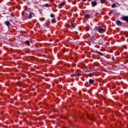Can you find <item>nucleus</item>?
Returning a JSON list of instances; mask_svg holds the SVG:
<instances>
[{"label": "nucleus", "mask_w": 128, "mask_h": 128, "mask_svg": "<svg viewBox=\"0 0 128 128\" xmlns=\"http://www.w3.org/2000/svg\"><path fill=\"white\" fill-rule=\"evenodd\" d=\"M100 4H104V0H100Z\"/></svg>", "instance_id": "obj_16"}, {"label": "nucleus", "mask_w": 128, "mask_h": 128, "mask_svg": "<svg viewBox=\"0 0 128 128\" xmlns=\"http://www.w3.org/2000/svg\"><path fill=\"white\" fill-rule=\"evenodd\" d=\"M97 14H98V12H96L95 14V16H97Z\"/></svg>", "instance_id": "obj_23"}, {"label": "nucleus", "mask_w": 128, "mask_h": 128, "mask_svg": "<svg viewBox=\"0 0 128 128\" xmlns=\"http://www.w3.org/2000/svg\"><path fill=\"white\" fill-rule=\"evenodd\" d=\"M63 128H66L64 126V127H63Z\"/></svg>", "instance_id": "obj_29"}, {"label": "nucleus", "mask_w": 128, "mask_h": 128, "mask_svg": "<svg viewBox=\"0 0 128 128\" xmlns=\"http://www.w3.org/2000/svg\"><path fill=\"white\" fill-rule=\"evenodd\" d=\"M94 83V81L92 79H90L89 80V84H92Z\"/></svg>", "instance_id": "obj_7"}, {"label": "nucleus", "mask_w": 128, "mask_h": 128, "mask_svg": "<svg viewBox=\"0 0 128 128\" xmlns=\"http://www.w3.org/2000/svg\"><path fill=\"white\" fill-rule=\"evenodd\" d=\"M98 44H100V45L102 44V43L100 42V40H98Z\"/></svg>", "instance_id": "obj_22"}, {"label": "nucleus", "mask_w": 128, "mask_h": 128, "mask_svg": "<svg viewBox=\"0 0 128 128\" xmlns=\"http://www.w3.org/2000/svg\"><path fill=\"white\" fill-rule=\"evenodd\" d=\"M28 18L30 19L32 18V13H30L28 16Z\"/></svg>", "instance_id": "obj_8"}, {"label": "nucleus", "mask_w": 128, "mask_h": 128, "mask_svg": "<svg viewBox=\"0 0 128 128\" xmlns=\"http://www.w3.org/2000/svg\"><path fill=\"white\" fill-rule=\"evenodd\" d=\"M90 76H92V75Z\"/></svg>", "instance_id": "obj_26"}, {"label": "nucleus", "mask_w": 128, "mask_h": 128, "mask_svg": "<svg viewBox=\"0 0 128 128\" xmlns=\"http://www.w3.org/2000/svg\"><path fill=\"white\" fill-rule=\"evenodd\" d=\"M116 4L114 3L112 6H111V7L112 8H116Z\"/></svg>", "instance_id": "obj_14"}, {"label": "nucleus", "mask_w": 128, "mask_h": 128, "mask_svg": "<svg viewBox=\"0 0 128 128\" xmlns=\"http://www.w3.org/2000/svg\"><path fill=\"white\" fill-rule=\"evenodd\" d=\"M70 24H71L72 27V28H76V26H74V23H72V22H71Z\"/></svg>", "instance_id": "obj_13"}, {"label": "nucleus", "mask_w": 128, "mask_h": 128, "mask_svg": "<svg viewBox=\"0 0 128 128\" xmlns=\"http://www.w3.org/2000/svg\"><path fill=\"white\" fill-rule=\"evenodd\" d=\"M91 4L92 6H98V2H96V1H92L91 2Z\"/></svg>", "instance_id": "obj_3"}, {"label": "nucleus", "mask_w": 128, "mask_h": 128, "mask_svg": "<svg viewBox=\"0 0 128 128\" xmlns=\"http://www.w3.org/2000/svg\"><path fill=\"white\" fill-rule=\"evenodd\" d=\"M42 6H46V8H48V4H46L42 5Z\"/></svg>", "instance_id": "obj_15"}, {"label": "nucleus", "mask_w": 128, "mask_h": 128, "mask_svg": "<svg viewBox=\"0 0 128 128\" xmlns=\"http://www.w3.org/2000/svg\"><path fill=\"white\" fill-rule=\"evenodd\" d=\"M127 62H128V58L126 59Z\"/></svg>", "instance_id": "obj_25"}, {"label": "nucleus", "mask_w": 128, "mask_h": 128, "mask_svg": "<svg viewBox=\"0 0 128 128\" xmlns=\"http://www.w3.org/2000/svg\"><path fill=\"white\" fill-rule=\"evenodd\" d=\"M94 40H96V38H94Z\"/></svg>", "instance_id": "obj_30"}, {"label": "nucleus", "mask_w": 128, "mask_h": 128, "mask_svg": "<svg viewBox=\"0 0 128 128\" xmlns=\"http://www.w3.org/2000/svg\"><path fill=\"white\" fill-rule=\"evenodd\" d=\"M86 84H88V82H86Z\"/></svg>", "instance_id": "obj_28"}, {"label": "nucleus", "mask_w": 128, "mask_h": 128, "mask_svg": "<svg viewBox=\"0 0 128 128\" xmlns=\"http://www.w3.org/2000/svg\"><path fill=\"white\" fill-rule=\"evenodd\" d=\"M96 53L98 54H100V56H104V54L100 51L96 52Z\"/></svg>", "instance_id": "obj_11"}, {"label": "nucleus", "mask_w": 128, "mask_h": 128, "mask_svg": "<svg viewBox=\"0 0 128 128\" xmlns=\"http://www.w3.org/2000/svg\"><path fill=\"white\" fill-rule=\"evenodd\" d=\"M122 20H124V22H128V16H124L122 18Z\"/></svg>", "instance_id": "obj_2"}, {"label": "nucleus", "mask_w": 128, "mask_h": 128, "mask_svg": "<svg viewBox=\"0 0 128 128\" xmlns=\"http://www.w3.org/2000/svg\"><path fill=\"white\" fill-rule=\"evenodd\" d=\"M65 4H66V3H64V2L60 3V6H64Z\"/></svg>", "instance_id": "obj_17"}, {"label": "nucleus", "mask_w": 128, "mask_h": 128, "mask_svg": "<svg viewBox=\"0 0 128 128\" xmlns=\"http://www.w3.org/2000/svg\"><path fill=\"white\" fill-rule=\"evenodd\" d=\"M116 24L117 26H122V22L120 20L116 21Z\"/></svg>", "instance_id": "obj_4"}, {"label": "nucleus", "mask_w": 128, "mask_h": 128, "mask_svg": "<svg viewBox=\"0 0 128 128\" xmlns=\"http://www.w3.org/2000/svg\"><path fill=\"white\" fill-rule=\"evenodd\" d=\"M25 44H27V46H30V43L29 40L26 41Z\"/></svg>", "instance_id": "obj_12"}, {"label": "nucleus", "mask_w": 128, "mask_h": 128, "mask_svg": "<svg viewBox=\"0 0 128 128\" xmlns=\"http://www.w3.org/2000/svg\"><path fill=\"white\" fill-rule=\"evenodd\" d=\"M4 24L7 26H10V22L8 21H5Z\"/></svg>", "instance_id": "obj_6"}, {"label": "nucleus", "mask_w": 128, "mask_h": 128, "mask_svg": "<svg viewBox=\"0 0 128 128\" xmlns=\"http://www.w3.org/2000/svg\"><path fill=\"white\" fill-rule=\"evenodd\" d=\"M76 76H80V73H78L76 74Z\"/></svg>", "instance_id": "obj_21"}, {"label": "nucleus", "mask_w": 128, "mask_h": 128, "mask_svg": "<svg viewBox=\"0 0 128 128\" xmlns=\"http://www.w3.org/2000/svg\"><path fill=\"white\" fill-rule=\"evenodd\" d=\"M52 24H56V18H53L52 20Z\"/></svg>", "instance_id": "obj_9"}, {"label": "nucleus", "mask_w": 128, "mask_h": 128, "mask_svg": "<svg viewBox=\"0 0 128 128\" xmlns=\"http://www.w3.org/2000/svg\"><path fill=\"white\" fill-rule=\"evenodd\" d=\"M0 52H2V51L0 50Z\"/></svg>", "instance_id": "obj_27"}, {"label": "nucleus", "mask_w": 128, "mask_h": 128, "mask_svg": "<svg viewBox=\"0 0 128 128\" xmlns=\"http://www.w3.org/2000/svg\"><path fill=\"white\" fill-rule=\"evenodd\" d=\"M83 2H86L87 0H82Z\"/></svg>", "instance_id": "obj_24"}, {"label": "nucleus", "mask_w": 128, "mask_h": 128, "mask_svg": "<svg viewBox=\"0 0 128 128\" xmlns=\"http://www.w3.org/2000/svg\"><path fill=\"white\" fill-rule=\"evenodd\" d=\"M50 18H54V14H52L50 15Z\"/></svg>", "instance_id": "obj_18"}, {"label": "nucleus", "mask_w": 128, "mask_h": 128, "mask_svg": "<svg viewBox=\"0 0 128 128\" xmlns=\"http://www.w3.org/2000/svg\"><path fill=\"white\" fill-rule=\"evenodd\" d=\"M111 60H113V61L115 60H114V57L112 56V57L111 58Z\"/></svg>", "instance_id": "obj_20"}, {"label": "nucleus", "mask_w": 128, "mask_h": 128, "mask_svg": "<svg viewBox=\"0 0 128 128\" xmlns=\"http://www.w3.org/2000/svg\"><path fill=\"white\" fill-rule=\"evenodd\" d=\"M90 120H96V118H94V115H92V116H90Z\"/></svg>", "instance_id": "obj_10"}, {"label": "nucleus", "mask_w": 128, "mask_h": 128, "mask_svg": "<svg viewBox=\"0 0 128 128\" xmlns=\"http://www.w3.org/2000/svg\"><path fill=\"white\" fill-rule=\"evenodd\" d=\"M40 22H44V20L45 18H40Z\"/></svg>", "instance_id": "obj_19"}, {"label": "nucleus", "mask_w": 128, "mask_h": 128, "mask_svg": "<svg viewBox=\"0 0 128 128\" xmlns=\"http://www.w3.org/2000/svg\"><path fill=\"white\" fill-rule=\"evenodd\" d=\"M84 17L86 18H92V16H90L88 14H86L84 15Z\"/></svg>", "instance_id": "obj_5"}, {"label": "nucleus", "mask_w": 128, "mask_h": 128, "mask_svg": "<svg viewBox=\"0 0 128 128\" xmlns=\"http://www.w3.org/2000/svg\"><path fill=\"white\" fill-rule=\"evenodd\" d=\"M98 31L100 34H104V32H106V30H104V28H100L98 30Z\"/></svg>", "instance_id": "obj_1"}]
</instances>
